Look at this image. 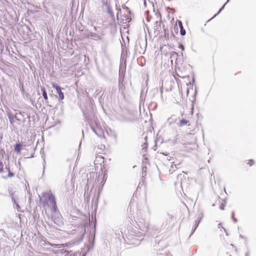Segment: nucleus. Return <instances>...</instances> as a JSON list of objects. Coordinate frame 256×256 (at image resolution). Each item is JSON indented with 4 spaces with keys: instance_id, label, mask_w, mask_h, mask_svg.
<instances>
[{
    "instance_id": "f03ea898",
    "label": "nucleus",
    "mask_w": 256,
    "mask_h": 256,
    "mask_svg": "<svg viewBox=\"0 0 256 256\" xmlns=\"http://www.w3.org/2000/svg\"><path fill=\"white\" fill-rule=\"evenodd\" d=\"M156 20L154 22V27L156 30H159L161 26L162 17L160 14H156Z\"/></svg>"
},
{
    "instance_id": "1a4fd4ad",
    "label": "nucleus",
    "mask_w": 256,
    "mask_h": 256,
    "mask_svg": "<svg viewBox=\"0 0 256 256\" xmlns=\"http://www.w3.org/2000/svg\"><path fill=\"white\" fill-rule=\"evenodd\" d=\"M3 167H4L3 164L1 161H0V173L2 172H3Z\"/></svg>"
},
{
    "instance_id": "f257e3e1",
    "label": "nucleus",
    "mask_w": 256,
    "mask_h": 256,
    "mask_svg": "<svg viewBox=\"0 0 256 256\" xmlns=\"http://www.w3.org/2000/svg\"><path fill=\"white\" fill-rule=\"evenodd\" d=\"M42 197L44 198L42 201V206L44 207H50V210L56 216H60V213L58 210L56 204L55 198L51 192L44 193Z\"/></svg>"
},
{
    "instance_id": "4468645a",
    "label": "nucleus",
    "mask_w": 256,
    "mask_h": 256,
    "mask_svg": "<svg viewBox=\"0 0 256 256\" xmlns=\"http://www.w3.org/2000/svg\"><path fill=\"white\" fill-rule=\"evenodd\" d=\"M104 2V4H106V5H107V4H108L107 1L104 2Z\"/></svg>"
},
{
    "instance_id": "0eeeda50",
    "label": "nucleus",
    "mask_w": 256,
    "mask_h": 256,
    "mask_svg": "<svg viewBox=\"0 0 256 256\" xmlns=\"http://www.w3.org/2000/svg\"><path fill=\"white\" fill-rule=\"evenodd\" d=\"M188 123V120H187L185 119H182L180 122L179 126H184L186 125Z\"/></svg>"
},
{
    "instance_id": "f8f14e48",
    "label": "nucleus",
    "mask_w": 256,
    "mask_h": 256,
    "mask_svg": "<svg viewBox=\"0 0 256 256\" xmlns=\"http://www.w3.org/2000/svg\"><path fill=\"white\" fill-rule=\"evenodd\" d=\"M160 92H161V93L162 94V92H163V86L162 85V87L160 88Z\"/></svg>"
},
{
    "instance_id": "20e7f679",
    "label": "nucleus",
    "mask_w": 256,
    "mask_h": 256,
    "mask_svg": "<svg viewBox=\"0 0 256 256\" xmlns=\"http://www.w3.org/2000/svg\"><path fill=\"white\" fill-rule=\"evenodd\" d=\"M178 26L180 28V33L182 36H184L186 34L185 30L180 20L178 21Z\"/></svg>"
},
{
    "instance_id": "7ed1b4c3",
    "label": "nucleus",
    "mask_w": 256,
    "mask_h": 256,
    "mask_svg": "<svg viewBox=\"0 0 256 256\" xmlns=\"http://www.w3.org/2000/svg\"><path fill=\"white\" fill-rule=\"evenodd\" d=\"M52 86L54 88L56 89L57 93L58 94L59 98L60 100H62L64 98V94L63 92H62L61 88L58 86L54 84H52Z\"/></svg>"
},
{
    "instance_id": "9d476101",
    "label": "nucleus",
    "mask_w": 256,
    "mask_h": 256,
    "mask_svg": "<svg viewBox=\"0 0 256 256\" xmlns=\"http://www.w3.org/2000/svg\"><path fill=\"white\" fill-rule=\"evenodd\" d=\"M14 176V173L10 172V170L8 171V177H12Z\"/></svg>"
},
{
    "instance_id": "2eb2a0df",
    "label": "nucleus",
    "mask_w": 256,
    "mask_h": 256,
    "mask_svg": "<svg viewBox=\"0 0 256 256\" xmlns=\"http://www.w3.org/2000/svg\"><path fill=\"white\" fill-rule=\"evenodd\" d=\"M224 6L220 9L218 13L220 12V11L222 10V9L224 8Z\"/></svg>"
},
{
    "instance_id": "dca6fc26",
    "label": "nucleus",
    "mask_w": 256,
    "mask_h": 256,
    "mask_svg": "<svg viewBox=\"0 0 256 256\" xmlns=\"http://www.w3.org/2000/svg\"><path fill=\"white\" fill-rule=\"evenodd\" d=\"M221 209L223 210L224 208L223 207H221Z\"/></svg>"
},
{
    "instance_id": "39448f33",
    "label": "nucleus",
    "mask_w": 256,
    "mask_h": 256,
    "mask_svg": "<svg viewBox=\"0 0 256 256\" xmlns=\"http://www.w3.org/2000/svg\"><path fill=\"white\" fill-rule=\"evenodd\" d=\"M22 145L20 144V143L16 144L14 146V150L16 152L20 154L22 150Z\"/></svg>"
},
{
    "instance_id": "9b49d317",
    "label": "nucleus",
    "mask_w": 256,
    "mask_h": 256,
    "mask_svg": "<svg viewBox=\"0 0 256 256\" xmlns=\"http://www.w3.org/2000/svg\"><path fill=\"white\" fill-rule=\"evenodd\" d=\"M50 246H54V248H56L58 244H50Z\"/></svg>"
},
{
    "instance_id": "423d86ee",
    "label": "nucleus",
    "mask_w": 256,
    "mask_h": 256,
    "mask_svg": "<svg viewBox=\"0 0 256 256\" xmlns=\"http://www.w3.org/2000/svg\"><path fill=\"white\" fill-rule=\"evenodd\" d=\"M41 90H42V96H44V99L46 101H48V95H47V94H46V92L45 88H41Z\"/></svg>"
},
{
    "instance_id": "6e6552de",
    "label": "nucleus",
    "mask_w": 256,
    "mask_h": 256,
    "mask_svg": "<svg viewBox=\"0 0 256 256\" xmlns=\"http://www.w3.org/2000/svg\"><path fill=\"white\" fill-rule=\"evenodd\" d=\"M254 164V162L253 160H248L247 164L250 166H253Z\"/></svg>"
},
{
    "instance_id": "ddd939ff",
    "label": "nucleus",
    "mask_w": 256,
    "mask_h": 256,
    "mask_svg": "<svg viewBox=\"0 0 256 256\" xmlns=\"http://www.w3.org/2000/svg\"><path fill=\"white\" fill-rule=\"evenodd\" d=\"M96 158L103 159V158L101 156H100L97 157Z\"/></svg>"
}]
</instances>
